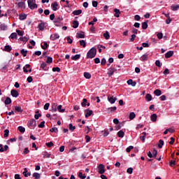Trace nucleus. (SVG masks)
Wrapping results in <instances>:
<instances>
[{"label":"nucleus","mask_w":179,"mask_h":179,"mask_svg":"<svg viewBox=\"0 0 179 179\" xmlns=\"http://www.w3.org/2000/svg\"><path fill=\"white\" fill-rule=\"evenodd\" d=\"M163 145H164V141L163 140H159L158 148H159V149H162V148H163Z\"/></svg>","instance_id":"obj_34"},{"label":"nucleus","mask_w":179,"mask_h":179,"mask_svg":"<svg viewBox=\"0 0 179 179\" xmlns=\"http://www.w3.org/2000/svg\"><path fill=\"white\" fill-rule=\"evenodd\" d=\"M116 110H117V107H116V106L108 108L106 109V110L108 111V113H109V114H110V113H113V111H115Z\"/></svg>","instance_id":"obj_14"},{"label":"nucleus","mask_w":179,"mask_h":179,"mask_svg":"<svg viewBox=\"0 0 179 179\" xmlns=\"http://www.w3.org/2000/svg\"><path fill=\"white\" fill-rule=\"evenodd\" d=\"M42 155H43L44 159H48L51 156V155H50V153H48V152H43L42 153Z\"/></svg>","instance_id":"obj_19"},{"label":"nucleus","mask_w":179,"mask_h":179,"mask_svg":"<svg viewBox=\"0 0 179 179\" xmlns=\"http://www.w3.org/2000/svg\"><path fill=\"white\" fill-rule=\"evenodd\" d=\"M132 149H134V146L130 145L129 147H128V148L126 149V152H127V153H129V152H131V150H132Z\"/></svg>","instance_id":"obj_58"},{"label":"nucleus","mask_w":179,"mask_h":179,"mask_svg":"<svg viewBox=\"0 0 179 179\" xmlns=\"http://www.w3.org/2000/svg\"><path fill=\"white\" fill-rule=\"evenodd\" d=\"M61 69L59 67H53L52 68V72H60Z\"/></svg>","instance_id":"obj_52"},{"label":"nucleus","mask_w":179,"mask_h":179,"mask_svg":"<svg viewBox=\"0 0 179 179\" xmlns=\"http://www.w3.org/2000/svg\"><path fill=\"white\" fill-rule=\"evenodd\" d=\"M15 111H17V113H23V109H22V107L20 106H15Z\"/></svg>","instance_id":"obj_33"},{"label":"nucleus","mask_w":179,"mask_h":179,"mask_svg":"<svg viewBox=\"0 0 179 179\" xmlns=\"http://www.w3.org/2000/svg\"><path fill=\"white\" fill-rule=\"evenodd\" d=\"M133 171H134V169L132 168H128L127 170V173H128V174H132Z\"/></svg>","instance_id":"obj_57"},{"label":"nucleus","mask_w":179,"mask_h":179,"mask_svg":"<svg viewBox=\"0 0 179 179\" xmlns=\"http://www.w3.org/2000/svg\"><path fill=\"white\" fill-rule=\"evenodd\" d=\"M80 58V55H76L71 57L73 61H78Z\"/></svg>","instance_id":"obj_27"},{"label":"nucleus","mask_w":179,"mask_h":179,"mask_svg":"<svg viewBox=\"0 0 179 179\" xmlns=\"http://www.w3.org/2000/svg\"><path fill=\"white\" fill-rule=\"evenodd\" d=\"M50 132H55V134H57L58 132V128L53 127L50 129Z\"/></svg>","instance_id":"obj_51"},{"label":"nucleus","mask_w":179,"mask_h":179,"mask_svg":"<svg viewBox=\"0 0 179 179\" xmlns=\"http://www.w3.org/2000/svg\"><path fill=\"white\" fill-rule=\"evenodd\" d=\"M27 3L29 8H30L31 10H33V9H37L38 6L36 3V0H28Z\"/></svg>","instance_id":"obj_2"},{"label":"nucleus","mask_w":179,"mask_h":179,"mask_svg":"<svg viewBox=\"0 0 179 179\" xmlns=\"http://www.w3.org/2000/svg\"><path fill=\"white\" fill-rule=\"evenodd\" d=\"M96 54H97V49L96 48H92L87 53V58H94Z\"/></svg>","instance_id":"obj_1"},{"label":"nucleus","mask_w":179,"mask_h":179,"mask_svg":"<svg viewBox=\"0 0 179 179\" xmlns=\"http://www.w3.org/2000/svg\"><path fill=\"white\" fill-rule=\"evenodd\" d=\"M145 100H147V101H152V95L150 94H147L145 95Z\"/></svg>","instance_id":"obj_31"},{"label":"nucleus","mask_w":179,"mask_h":179,"mask_svg":"<svg viewBox=\"0 0 179 179\" xmlns=\"http://www.w3.org/2000/svg\"><path fill=\"white\" fill-rule=\"evenodd\" d=\"M10 103H12V99H10V97H7L4 101V103L6 106H8V104H10Z\"/></svg>","instance_id":"obj_23"},{"label":"nucleus","mask_w":179,"mask_h":179,"mask_svg":"<svg viewBox=\"0 0 179 179\" xmlns=\"http://www.w3.org/2000/svg\"><path fill=\"white\" fill-rule=\"evenodd\" d=\"M18 131H20V132H21V134H24L26 129H24V127L20 126L18 127Z\"/></svg>","instance_id":"obj_35"},{"label":"nucleus","mask_w":179,"mask_h":179,"mask_svg":"<svg viewBox=\"0 0 179 179\" xmlns=\"http://www.w3.org/2000/svg\"><path fill=\"white\" fill-rule=\"evenodd\" d=\"M53 10H57L58 8V3L57 1L54 2L51 5Z\"/></svg>","instance_id":"obj_16"},{"label":"nucleus","mask_w":179,"mask_h":179,"mask_svg":"<svg viewBox=\"0 0 179 179\" xmlns=\"http://www.w3.org/2000/svg\"><path fill=\"white\" fill-rule=\"evenodd\" d=\"M105 167L103 164H99L98 166L99 173V174H104L106 173V171L104 170Z\"/></svg>","instance_id":"obj_5"},{"label":"nucleus","mask_w":179,"mask_h":179,"mask_svg":"<svg viewBox=\"0 0 179 179\" xmlns=\"http://www.w3.org/2000/svg\"><path fill=\"white\" fill-rule=\"evenodd\" d=\"M114 12H115L114 16H115V17H120V15H121V11H120L119 9L115 8Z\"/></svg>","instance_id":"obj_13"},{"label":"nucleus","mask_w":179,"mask_h":179,"mask_svg":"<svg viewBox=\"0 0 179 179\" xmlns=\"http://www.w3.org/2000/svg\"><path fill=\"white\" fill-rule=\"evenodd\" d=\"M47 64H52V57H48V59L46 60Z\"/></svg>","instance_id":"obj_50"},{"label":"nucleus","mask_w":179,"mask_h":179,"mask_svg":"<svg viewBox=\"0 0 179 179\" xmlns=\"http://www.w3.org/2000/svg\"><path fill=\"white\" fill-rule=\"evenodd\" d=\"M84 77L85 78V79H90V78H92V74H90V73L89 72H85Z\"/></svg>","instance_id":"obj_22"},{"label":"nucleus","mask_w":179,"mask_h":179,"mask_svg":"<svg viewBox=\"0 0 179 179\" xmlns=\"http://www.w3.org/2000/svg\"><path fill=\"white\" fill-rule=\"evenodd\" d=\"M117 100V97H114L113 95H108V101H109V103H110V104H114V103H115Z\"/></svg>","instance_id":"obj_4"},{"label":"nucleus","mask_w":179,"mask_h":179,"mask_svg":"<svg viewBox=\"0 0 179 179\" xmlns=\"http://www.w3.org/2000/svg\"><path fill=\"white\" fill-rule=\"evenodd\" d=\"M0 29H1V30H7L8 29V26L5 24H1L0 25Z\"/></svg>","instance_id":"obj_37"},{"label":"nucleus","mask_w":179,"mask_h":179,"mask_svg":"<svg viewBox=\"0 0 179 179\" xmlns=\"http://www.w3.org/2000/svg\"><path fill=\"white\" fill-rule=\"evenodd\" d=\"M46 146L48 148H51L52 146H54V143H52V141H50L49 143H46Z\"/></svg>","instance_id":"obj_56"},{"label":"nucleus","mask_w":179,"mask_h":179,"mask_svg":"<svg viewBox=\"0 0 179 179\" xmlns=\"http://www.w3.org/2000/svg\"><path fill=\"white\" fill-rule=\"evenodd\" d=\"M64 20V19L61 16H57L55 17L54 22L56 24V26H59V23Z\"/></svg>","instance_id":"obj_6"},{"label":"nucleus","mask_w":179,"mask_h":179,"mask_svg":"<svg viewBox=\"0 0 179 179\" xmlns=\"http://www.w3.org/2000/svg\"><path fill=\"white\" fill-rule=\"evenodd\" d=\"M27 17V15L26 14L20 15V20H24Z\"/></svg>","instance_id":"obj_44"},{"label":"nucleus","mask_w":179,"mask_h":179,"mask_svg":"<svg viewBox=\"0 0 179 179\" xmlns=\"http://www.w3.org/2000/svg\"><path fill=\"white\" fill-rule=\"evenodd\" d=\"M86 104H87V99H83V102L81 103L82 107H86Z\"/></svg>","instance_id":"obj_43"},{"label":"nucleus","mask_w":179,"mask_h":179,"mask_svg":"<svg viewBox=\"0 0 179 179\" xmlns=\"http://www.w3.org/2000/svg\"><path fill=\"white\" fill-rule=\"evenodd\" d=\"M148 20L142 23V29L143 30H146V29H148Z\"/></svg>","instance_id":"obj_18"},{"label":"nucleus","mask_w":179,"mask_h":179,"mask_svg":"<svg viewBox=\"0 0 179 179\" xmlns=\"http://www.w3.org/2000/svg\"><path fill=\"white\" fill-rule=\"evenodd\" d=\"M4 51H6V52H10L12 51V48L10 47V45H7L4 47Z\"/></svg>","instance_id":"obj_17"},{"label":"nucleus","mask_w":179,"mask_h":179,"mask_svg":"<svg viewBox=\"0 0 179 179\" xmlns=\"http://www.w3.org/2000/svg\"><path fill=\"white\" fill-rule=\"evenodd\" d=\"M69 129L70 131H75V129H76V127L73 126V124H72V123L69 124Z\"/></svg>","instance_id":"obj_48"},{"label":"nucleus","mask_w":179,"mask_h":179,"mask_svg":"<svg viewBox=\"0 0 179 179\" xmlns=\"http://www.w3.org/2000/svg\"><path fill=\"white\" fill-rule=\"evenodd\" d=\"M44 124H45V121L41 122L38 125V128H44V127H45Z\"/></svg>","instance_id":"obj_55"},{"label":"nucleus","mask_w":179,"mask_h":179,"mask_svg":"<svg viewBox=\"0 0 179 179\" xmlns=\"http://www.w3.org/2000/svg\"><path fill=\"white\" fill-rule=\"evenodd\" d=\"M80 13H82V10H76L73 11V15H74L75 16H78L80 15Z\"/></svg>","instance_id":"obj_21"},{"label":"nucleus","mask_w":179,"mask_h":179,"mask_svg":"<svg viewBox=\"0 0 179 179\" xmlns=\"http://www.w3.org/2000/svg\"><path fill=\"white\" fill-rule=\"evenodd\" d=\"M38 29L41 31H43L44 29H45V22H41L38 25Z\"/></svg>","instance_id":"obj_9"},{"label":"nucleus","mask_w":179,"mask_h":179,"mask_svg":"<svg viewBox=\"0 0 179 179\" xmlns=\"http://www.w3.org/2000/svg\"><path fill=\"white\" fill-rule=\"evenodd\" d=\"M78 177H79V178L85 179V178H86V175L83 174V173H82V172H79Z\"/></svg>","instance_id":"obj_36"},{"label":"nucleus","mask_w":179,"mask_h":179,"mask_svg":"<svg viewBox=\"0 0 179 179\" xmlns=\"http://www.w3.org/2000/svg\"><path fill=\"white\" fill-rule=\"evenodd\" d=\"M171 9H172V10H178V9H179V4L173 5L171 6Z\"/></svg>","instance_id":"obj_39"},{"label":"nucleus","mask_w":179,"mask_h":179,"mask_svg":"<svg viewBox=\"0 0 179 179\" xmlns=\"http://www.w3.org/2000/svg\"><path fill=\"white\" fill-rule=\"evenodd\" d=\"M142 47L148 48V47H149V43H142Z\"/></svg>","instance_id":"obj_64"},{"label":"nucleus","mask_w":179,"mask_h":179,"mask_svg":"<svg viewBox=\"0 0 179 179\" xmlns=\"http://www.w3.org/2000/svg\"><path fill=\"white\" fill-rule=\"evenodd\" d=\"M18 8H23L24 6V2L21 1L17 3Z\"/></svg>","instance_id":"obj_54"},{"label":"nucleus","mask_w":179,"mask_h":179,"mask_svg":"<svg viewBox=\"0 0 179 179\" xmlns=\"http://www.w3.org/2000/svg\"><path fill=\"white\" fill-rule=\"evenodd\" d=\"M57 110L59 113H64V111H65V109H62V105H59V106H57Z\"/></svg>","instance_id":"obj_47"},{"label":"nucleus","mask_w":179,"mask_h":179,"mask_svg":"<svg viewBox=\"0 0 179 179\" xmlns=\"http://www.w3.org/2000/svg\"><path fill=\"white\" fill-rule=\"evenodd\" d=\"M124 135H125V133H124V131H122V130H120V131H119L117 132V136H118L119 138H124Z\"/></svg>","instance_id":"obj_20"},{"label":"nucleus","mask_w":179,"mask_h":179,"mask_svg":"<svg viewBox=\"0 0 179 179\" xmlns=\"http://www.w3.org/2000/svg\"><path fill=\"white\" fill-rule=\"evenodd\" d=\"M136 38V35L132 34L131 38H130V41L132 43L133 41H135V38Z\"/></svg>","instance_id":"obj_60"},{"label":"nucleus","mask_w":179,"mask_h":179,"mask_svg":"<svg viewBox=\"0 0 179 179\" xmlns=\"http://www.w3.org/2000/svg\"><path fill=\"white\" fill-rule=\"evenodd\" d=\"M73 29H78L79 27V22L78 21H73Z\"/></svg>","instance_id":"obj_32"},{"label":"nucleus","mask_w":179,"mask_h":179,"mask_svg":"<svg viewBox=\"0 0 179 179\" xmlns=\"http://www.w3.org/2000/svg\"><path fill=\"white\" fill-rule=\"evenodd\" d=\"M16 31H17L18 36H23V34H24V31H20V30H19V29H17Z\"/></svg>","instance_id":"obj_59"},{"label":"nucleus","mask_w":179,"mask_h":179,"mask_svg":"<svg viewBox=\"0 0 179 179\" xmlns=\"http://www.w3.org/2000/svg\"><path fill=\"white\" fill-rule=\"evenodd\" d=\"M49 107H50V103H46L44 106V110H48Z\"/></svg>","instance_id":"obj_63"},{"label":"nucleus","mask_w":179,"mask_h":179,"mask_svg":"<svg viewBox=\"0 0 179 179\" xmlns=\"http://www.w3.org/2000/svg\"><path fill=\"white\" fill-rule=\"evenodd\" d=\"M8 136H9V129H6L4 130L3 137L8 138Z\"/></svg>","instance_id":"obj_46"},{"label":"nucleus","mask_w":179,"mask_h":179,"mask_svg":"<svg viewBox=\"0 0 179 179\" xmlns=\"http://www.w3.org/2000/svg\"><path fill=\"white\" fill-rule=\"evenodd\" d=\"M30 68V64H26L24 67H23V71L24 72V73H27V72H29V70L27 69Z\"/></svg>","instance_id":"obj_25"},{"label":"nucleus","mask_w":179,"mask_h":179,"mask_svg":"<svg viewBox=\"0 0 179 179\" xmlns=\"http://www.w3.org/2000/svg\"><path fill=\"white\" fill-rule=\"evenodd\" d=\"M32 177H34L35 179H39L41 176L38 173H34Z\"/></svg>","instance_id":"obj_29"},{"label":"nucleus","mask_w":179,"mask_h":179,"mask_svg":"<svg viewBox=\"0 0 179 179\" xmlns=\"http://www.w3.org/2000/svg\"><path fill=\"white\" fill-rule=\"evenodd\" d=\"M20 52L23 57H27V50H24V49H22L20 50Z\"/></svg>","instance_id":"obj_41"},{"label":"nucleus","mask_w":179,"mask_h":179,"mask_svg":"<svg viewBox=\"0 0 179 179\" xmlns=\"http://www.w3.org/2000/svg\"><path fill=\"white\" fill-rule=\"evenodd\" d=\"M148 55H143L140 57L141 61H148Z\"/></svg>","instance_id":"obj_24"},{"label":"nucleus","mask_w":179,"mask_h":179,"mask_svg":"<svg viewBox=\"0 0 179 179\" xmlns=\"http://www.w3.org/2000/svg\"><path fill=\"white\" fill-rule=\"evenodd\" d=\"M154 94H155V96H162V90H155L154 91Z\"/></svg>","instance_id":"obj_26"},{"label":"nucleus","mask_w":179,"mask_h":179,"mask_svg":"<svg viewBox=\"0 0 179 179\" xmlns=\"http://www.w3.org/2000/svg\"><path fill=\"white\" fill-rule=\"evenodd\" d=\"M41 48H43V50H47V48H48V43L44 42L43 45H41Z\"/></svg>","instance_id":"obj_42"},{"label":"nucleus","mask_w":179,"mask_h":179,"mask_svg":"<svg viewBox=\"0 0 179 179\" xmlns=\"http://www.w3.org/2000/svg\"><path fill=\"white\" fill-rule=\"evenodd\" d=\"M50 38L52 41H55V40H58V38H59V34H53L50 36Z\"/></svg>","instance_id":"obj_8"},{"label":"nucleus","mask_w":179,"mask_h":179,"mask_svg":"<svg viewBox=\"0 0 179 179\" xmlns=\"http://www.w3.org/2000/svg\"><path fill=\"white\" fill-rule=\"evenodd\" d=\"M103 37L106 40H108V38H110V34L108 33V31H106V33L103 34Z\"/></svg>","instance_id":"obj_38"},{"label":"nucleus","mask_w":179,"mask_h":179,"mask_svg":"<svg viewBox=\"0 0 179 179\" xmlns=\"http://www.w3.org/2000/svg\"><path fill=\"white\" fill-rule=\"evenodd\" d=\"M116 69L115 68H113L110 67L108 69V76H113V75H114V73L116 71Z\"/></svg>","instance_id":"obj_7"},{"label":"nucleus","mask_w":179,"mask_h":179,"mask_svg":"<svg viewBox=\"0 0 179 179\" xmlns=\"http://www.w3.org/2000/svg\"><path fill=\"white\" fill-rule=\"evenodd\" d=\"M173 54H174V51L170 50L165 54V57L166 58H171V57H173Z\"/></svg>","instance_id":"obj_10"},{"label":"nucleus","mask_w":179,"mask_h":179,"mask_svg":"<svg viewBox=\"0 0 179 179\" xmlns=\"http://www.w3.org/2000/svg\"><path fill=\"white\" fill-rule=\"evenodd\" d=\"M135 117H136V115L135 114V113L131 112L129 114V120H134V118H135Z\"/></svg>","instance_id":"obj_40"},{"label":"nucleus","mask_w":179,"mask_h":179,"mask_svg":"<svg viewBox=\"0 0 179 179\" xmlns=\"http://www.w3.org/2000/svg\"><path fill=\"white\" fill-rule=\"evenodd\" d=\"M92 114H93V110L87 109V113L85 114V118H89V117H90V115H92Z\"/></svg>","instance_id":"obj_15"},{"label":"nucleus","mask_w":179,"mask_h":179,"mask_svg":"<svg viewBox=\"0 0 179 179\" xmlns=\"http://www.w3.org/2000/svg\"><path fill=\"white\" fill-rule=\"evenodd\" d=\"M10 93H11V96H13V97H17V96H19V92L17 91H16L15 90H12Z\"/></svg>","instance_id":"obj_11"},{"label":"nucleus","mask_w":179,"mask_h":179,"mask_svg":"<svg viewBox=\"0 0 179 179\" xmlns=\"http://www.w3.org/2000/svg\"><path fill=\"white\" fill-rule=\"evenodd\" d=\"M106 58H103L101 62V65H103V66L106 65Z\"/></svg>","instance_id":"obj_62"},{"label":"nucleus","mask_w":179,"mask_h":179,"mask_svg":"<svg viewBox=\"0 0 179 179\" xmlns=\"http://www.w3.org/2000/svg\"><path fill=\"white\" fill-rule=\"evenodd\" d=\"M152 153H153L152 157L156 159V157H157V150L156 149H154Z\"/></svg>","instance_id":"obj_53"},{"label":"nucleus","mask_w":179,"mask_h":179,"mask_svg":"<svg viewBox=\"0 0 179 179\" xmlns=\"http://www.w3.org/2000/svg\"><path fill=\"white\" fill-rule=\"evenodd\" d=\"M28 127L30 129H34L36 127H37V124L36 123V120L31 119L28 122Z\"/></svg>","instance_id":"obj_3"},{"label":"nucleus","mask_w":179,"mask_h":179,"mask_svg":"<svg viewBox=\"0 0 179 179\" xmlns=\"http://www.w3.org/2000/svg\"><path fill=\"white\" fill-rule=\"evenodd\" d=\"M77 37L78 38H85V33L80 32V33L77 34Z\"/></svg>","instance_id":"obj_30"},{"label":"nucleus","mask_w":179,"mask_h":179,"mask_svg":"<svg viewBox=\"0 0 179 179\" xmlns=\"http://www.w3.org/2000/svg\"><path fill=\"white\" fill-rule=\"evenodd\" d=\"M150 120L152 122H156V121H157V115H156V113L152 114Z\"/></svg>","instance_id":"obj_12"},{"label":"nucleus","mask_w":179,"mask_h":179,"mask_svg":"<svg viewBox=\"0 0 179 179\" xmlns=\"http://www.w3.org/2000/svg\"><path fill=\"white\" fill-rule=\"evenodd\" d=\"M80 45L85 48L86 47V42L84 40L80 41Z\"/></svg>","instance_id":"obj_49"},{"label":"nucleus","mask_w":179,"mask_h":179,"mask_svg":"<svg viewBox=\"0 0 179 179\" xmlns=\"http://www.w3.org/2000/svg\"><path fill=\"white\" fill-rule=\"evenodd\" d=\"M155 65H156V66H158V68H160L162 66L160 65V60H156Z\"/></svg>","instance_id":"obj_61"},{"label":"nucleus","mask_w":179,"mask_h":179,"mask_svg":"<svg viewBox=\"0 0 179 179\" xmlns=\"http://www.w3.org/2000/svg\"><path fill=\"white\" fill-rule=\"evenodd\" d=\"M20 40L24 43H27V41H29V38L24 36L23 38H20Z\"/></svg>","instance_id":"obj_45"},{"label":"nucleus","mask_w":179,"mask_h":179,"mask_svg":"<svg viewBox=\"0 0 179 179\" xmlns=\"http://www.w3.org/2000/svg\"><path fill=\"white\" fill-rule=\"evenodd\" d=\"M10 38H11L12 40L17 38V34L16 32L12 33L10 36Z\"/></svg>","instance_id":"obj_28"}]
</instances>
